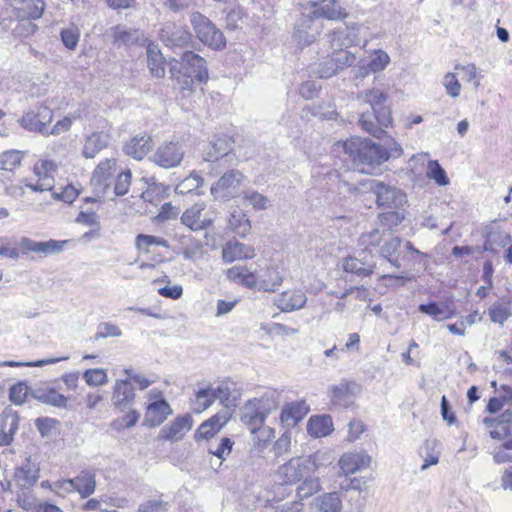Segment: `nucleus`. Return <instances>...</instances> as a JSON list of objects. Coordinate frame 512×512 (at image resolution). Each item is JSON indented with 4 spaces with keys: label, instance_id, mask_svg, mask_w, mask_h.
Segmentation results:
<instances>
[{
    "label": "nucleus",
    "instance_id": "864d4df0",
    "mask_svg": "<svg viewBox=\"0 0 512 512\" xmlns=\"http://www.w3.org/2000/svg\"><path fill=\"white\" fill-rule=\"evenodd\" d=\"M248 409H255L257 412H262L263 417L266 419L267 416L274 410L277 409V402L268 396H264L260 399H253L247 402Z\"/></svg>",
    "mask_w": 512,
    "mask_h": 512
},
{
    "label": "nucleus",
    "instance_id": "052dcab7",
    "mask_svg": "<svg viewBox=\"0 0 512 512\" xmlns=\"http://www.w3.org/2000/svg\"><path fill=\"white\" fill-rule=\"evenodd\" d=\"M442 85L448 96L451 98H457L461 94L462 85L457 79L455 73L448 72L442 78Z\"/></svg>",
    "mask_w": 512,
    "mask_h": 512
},
{
    "label": "nucleus",
    "instance_id": "c85d7f7f",
    "mask_svg": "<svg viewBox=\"0 0 512 512\" xmlns=\"http://www.w3.org/2000/svg\"><path fill=\"white\" fill-rule=\"evenodd\" d=\"M357 386L353 383H340L330 389L331 401L338 406H349L353 402L355 389Z\"/></svg>",
    "mask_w": 512,
    "mask_h": 512
},
{
    "label": "nucleus",
    "instance_id": "9d476101",
    "mask_svg": "<svg viewBox=\"0 0 512 512\" xmlns=\"http://www.w3.org/2000/svg\"><path fill=\"white\" fill-rule=\"evenodd\" d=\"M57 170L58 164L55 161L40 159L35 163L33 168L37 181L35 183L29 182L26 186L35 192L52 191Z\"/></svg>",
    "mask_w": 512,
    "mask_h": 512
},
{
    "label": "nucleus",
    "instance_id": "bf43d9fd",
    "mask_svg": "<svg viewBox=\"0 0 512 512\" xmlns=\"http://www.w3.org/2000/svg\"><path fill=\"white\" fill-rule=\"evenodd\" d=\"M437 444L435 441H427L425 443L424 454L421 453L424 463L421 466V470L428 469L431 465H436L439 462L440 452L436 449Z\"/></svg>",
    "mask_w": 512,
    "mask_h": 512
},
{
    "label": "nucleus",
    "instance_id": "c03bdc74",
    "mask_svg": "<svg viewBox=\"0 0 512 512\" xmlns=\"http://www.w3.org/2000/svg\"><path fill=\"white\" fill-rule=\"evenodd\" d=\"M116 162L114 159L101 161L93 172L92 181L99 185L107 186L106 181L115 171Z\"/></svg>",
    "mask_w": 512,
    "mask_h": 512
},
{
    "label": "nucleus",
    "instance_id": "13d9d810",
    "mask_svg": "<svg viewBox=\"0 0 512 512\" xmlns=\"http://www.w3.org/2000/svg\"><path fill=\"white\" fill-rule=\"evenodd\" d=\"M427 177L434 180L439 186H447L450 183L445 170L440 166L438 161L430 160L427 166Z\"/></svg>",
    "mask_w": 512,
    "mask_h": 512
},
{
    "label": "nucleus",
    "instance_id": "58836bf2",
    "mask_svg": "<svg viewBox=\"0 0 512 512\" xmlns=\"http://www.w3.org/2000/svg\"><path fill=\"white\" fill-rule=\"evenodd\" d=\"M34 397L41 403L58 408H64L67 404V398L54 388L38 389L35 391Z\"/></svg>",
    "mask_w": 512,
    "mask_h": 512
},
{
    "label": "nucleus",
    "instance_id": "b1692460",
    "mask_svg": "<svg viewBox=\"0 0 512 512\" xmlns=\"http://www.w3.org/2000/svg\"><path fill=\"white\" fill-rule=\"evenodd\" d=\"M307 302V296L301 289H288L283 291L275 300V303L282 311L299 310Z\"/></svg>",
    "mask_w": 512,
    "mask_h": 512
},
{
    "label": "nucleus",
    "instance_id": "f3484780",
    "mask_svg": "<svg viewBox=\"0 0 512 512\" xmlns=\"http://www.w3.org/2000/svg\"><path fill=\"white\" fill-rule=\"evenodd\" d=\"M371 464V457L365 452H348L343 454L338 465L341 474L345 477L367 469Z\"/></svg>",
    "mask_w": 512,
    "mask_h": 512
},
{
    "label": "nucleus",
    "instance_id": "5fc2aeb1",
    "mask_svg": "<svg viewBox=\"0 0 512 512\" xmlns=\"http://www.w3.org/2000/svg\"><path fill=\"white\" fill-rule=\"evenodd\" d=\"M243 198L256 210H265L271 206V201L268 197L252 189L244 191Z\"/></svg>",
    "mask_w": 512,
    "mask_h": 512
},
{
    "label": "nucleus",
    "instance_id": "412c9836",
    "mask_svg": "<svg viewBox=\"0 0 512 512\" xmlns=\"http://www.w3.org/2000/svg\"><path fill=\"white\" fill-rule=\"evenodd\" d=\"M135 398L134 388L127 380H117L112 394V404L119 411L128 409Z\"/></svg>",
    "mask_w": 512,
    "mask_h": 512
},
{
    "label": "nucleus",
    "instance_id": "393cba45",
    "mask_svg": "<svg viewBox=\"0 0 512 512\" xmlns=\"http://www.w3.org/2000/svg\"><path fill=\"white\" fill-rule=\"evenodd\" d=\"M161 40L167 47L184 48L191 42V34L181 27L167 26L161 31Z\"/></svg>",
    "mask_w": 512,
    "mask_h": 512
},
{
    "label": "nucleus",
    "instance_id": "69168bd1",
    "mask_svg": "<svg viewBox=\"0 0 512 512\" xmlns=\"http://www.w3.org/2000/svg\"><path fill=\"white\" fill-rule=\"evenodd\" d=\"M247 19L241 8L231 10L226 17V28L229 30L241 29Z\"/></svg>",
    "mask_w": 512,
    "mask_h": 512
},
{
    "label": "nucleus",
    "instance_id": "e2e57ef3",
    "mask_svg": "<svg viewBox=\"0 0 512 512\" xmlns=\"http://www.w3.org/2000/svg\"><path fill=\"white\" fill-rule=\"evenodd\" d=\"M60 36L61 41L66 48H68L69 50L76 49L80 38V31L77 27L70 26L65 29H62Z\"/></svg>",
    "mask_w": 512,
    "mask_h": 512
},
{
    "label": "nucleus",
    "instance_id": "423d86ee",
    "mask_svg": "<svg viewBox=\"0 0 512 512\" xmlns=\"http://www.w3.org/2000/svg\"><path fill=\"white\" fill-rule=\"evenodd\" d=\"M191 24L197 38L213 49H223L226 40L223 33L204 15L199 12L191 14Z\"/></svg>",
    "mask_w": 512,
    "mask_h": 512
},
{
    "label": "nucleus",
    "instance_id": "4c0bfd02",
    "mask_svg": "<svg viewBox=\"0 0 512 512\" xmlns=\"http://www.w3.org/2000/svg\"><path fill=\"white\" fill-rule=\"evenodd\" d=\"M315 506L321 512H341L342 500L338 493H324L314 500Z\"/></svg>",
    "mask_w": 512,
    "mask_h": 512
},
{
    "label": "nucleus",
    "instance_id": "4be33fe9",
    "mask_svg": "<svg viewBox=\"0 0 512 512\" xmlns=\"http://www.w3.org/2000/svg\"><path fill=\"white\" fill-rule=\"evenodd\" d=\"M309 412V406L304 400L286 404L280 414L281 423L288 428L296 426Z\"/></svg>",
    "mask_w": 512,
    "mask_h": 512
},
{
    "label": "nucleus",
    "instance_id": "c9c22d12",
    "mask_svg": "<svg viewBox=\"0 0 512 512\" xmlns=\"http://www.w3.org/2000/svg\"><path fill=\"white\" fill-rule=\"evenodd\" d=\"M332 431V420L329 416H313L307 424V432L313 437H324Z\"/></svg>",
    "mask_w": 512,
    "mask_h": 512
},
{
    "label": "nucleus",
    "instance_id": "09e8293b",
    "mask_svg": "<svg viewBox=\"0 0 512 512\" xmlns=\"http://www.w3.org/2000/svg\"><path fill=\"white\" fill-rule=\"evenodd\" d=\"M203 181L200 175L193 172L176 185L175 191L178 194H188L197 191L203 185Z\"/></svg>",
    "mask_w": 512,
    "mask_h": 512
},
{
    "label": "nucleus",
    "instance_id": "680f3d73",
    "mask_svg": "<svg viewBox=\"0 0 512 512\" xmlns=\"http://www.w3.org/2000/svg\"><path fill=\"white\" fill-rule=\"evenodd\" d=\"M83 378L89 386H102L108 382L107 372L102 368L86 370L83 374Z\"/></svg>",
    "mask_w": 512,
    "mask_h": 512
},
{
    "label": "nucleus",
    "instance_id": "5701e85b",
    "mask_svg": "<svg viewBox=\"0 0 512 512\" xmlns=\"http://www.w3.org/2000/svg\"><path fill=\"white\" fill-rule=\"evenodd\" d=\"M418 309L421 313L432 317L433 320L438 322L451 319L456 315V309L452 301L420 304Z\"/></svg>",
    "mask_w": 512,
    "mask_h": 512
},
{
    "label": "nucleus",
    "instance_id": "473e14b6",
    "mask_svg": "<svg viewBox=\"0 0 512 512\" xmlns=\"http://www.w3.org/2000/svg\"><path fill=\"white\" fill-rule=\"evenodd\" d=\"M109 143V136L103 132H94L84 143L82 154L85 158H94Z\"/></svg>",
    "mask_w": 512,
    "mask_h": 512
},
{
    "label": "nucleus",
    "instance_id": "603ef678",
    "mask_svg": "<svg viewBox=\"0 0 512 512\" xmlns=\"http://www.w3.org/2000/svg\"><path fill=\"white\" fill-rule=\"evenodd\" d=\"M46 3L44 0H23L22 11L28 19L37 20L42 17Z\"/></svg>",
    "mask_w": 512,
    "mask_h": 512
},
{
    "label": "nucleus",
    "instance_id": "9b49d317",
    "mask_svg": "<svg viewBox=\"0 0 512 512\" xmlns=\"http://www.w3.org/2000/svg\"><path fill=\"white\" fill-rule=\"evenodd\" d=\"M370 189L376 195L378 206L398 209L406 203V195L393 186L385 185L378 180L370 181Z\"/></svg>",
    "mask_w": 512,
    "mask_h": 512
},
{
    "label": "nucleus",
    "instance_id": "7c9ffc66",
    "mask_svg": "<svg viewBox=\"0 0 512 512\" xmlns=\"http://www.w3.org/2000/svg\"><path fill=\"white\" fill-rule=\"evenodd\" d=\"M19 418L16 413L7 412L1 415L0 445L7 446L18 429Z\"/></svg>",
    "mask_w": 512,
    "mask_h": 512
},
{
    "label": "nucleus",
    "instance_id": "ddd939ff",
    "mask_svg": "<svg viewBox=\"0 0 512 512\" xmlns=\"http://www.w3.org/2000/svg\"><path fill=\"white\" fill-rule=\"evenodd\" d=\"M390 63V56L381 49L374 50L367 60H361L358 65L354 66L351 72L353 78L364 79L372 73L383 71Z\"/></svg>",
    "mask_w": 512,
    "mask_h": 512
},
{
    "label": "nucleus",
    "instance_id": "6e6d98bb",
    "mask_svg": "<svg viewBox=\"0 0 512 512\" xmlns=\"http://www.w3.org/2000/svg\"><path fill=\"white\" fill-rule=\"evenodd\" d=\"M404 212L390 211L381 213L378 216V225L385 231L400 225L404 220Z\"/></svg>",
    "mask_w": 512,
    "mask_h": 512
},
{
    "label": "nucleus",
    "instance_id": "a18cd8bd",
    "mask_svg": "<svg viewBox=\"0 0 512 512\" xmlns=\"http://www.w3.org/2000/svg\"><path fill=\"white\" fill-rule=\"evenodd\" d=\"M242 422L248 427L252 434L264 427L265 418L262 412L255 409H248V403L244 407V413L241 418Z\"/></svg>",
    "mask_w": 512,
    "mask_h": 512
},
{
    "label": "nucleus",
    "instance_id": "a211bd4d",
    "mask_svg": "<svg viewBox=\"0 0 512 512\" xmlns=\"http://www.w3.org/2000/svg\"><path fill=\"white\" fill-rule=\"evenodd\" d=\"M193 425L192 417L188 414L176 417L173 421L162 427L159 438L166 441H179L190 431Z\"/></svg>",
    "mask_w": 512,
    "mask_h": 512
},
{
    "label": "nucleus",
    "instance_id": "f03ea898",
    "mask_svg": "<svg viewBox=\"0 0 512 512\" xmlns=\"http://www.w3.org/2000/svg\"><path fill=\"white\" fill-rule=\"evenodd\" d=\"M342 147L362 173L372 174L388 160L387 151L369 139L351 138L344 141Z\"/></svg>",
    "mask_w": 512,
    "mask_h": 512
},
{
    "label": "nucleus",
    "instance_id": "f704fd0d",
    "mask_svg": "<svg viewBox=\"0 0 512 512\" xmlns=\"http://www.w3.org/2000/svg\"><path fill=\"white\" fill-rule=\"evenodd\" d=\"M375 265L367 260L356 257H347L343 261V269L346 272L358 276H370L374 272Z\"/></svg>",
    "mask_w": 512,
    "mask_h": 512
},
{
    "label": "nucleus",
    "instance_id": "e433bc0d",
    "mask_svg": "<svg viewBox=\"0 0 512 512\" xmlns=\"http://www.w3.org/2000/svg\"><path fill=\"white\" fill-rule=\"evenodd\" d=\"M113 40L118 45H132L141 39V33L125 26H115L111 29Z\"/></svg>",
    "mask_w": 512,
    "mask_h": 512
},
{
    "label": "nucleus",
    "instance_id": "8fccbe9b",
    "mask_svg": "<svg viewBox=\"0 0 512 512\" xmlns=\"http://www.w3.org/2000/svg\"><path fill=\"white\" fill-rule=\"evenodd\" d=\"M283 282L280 272L274 267H268L266 278L260 279L259 290L275 291Z\"/></svg>",
    "mask_w": 512,
    "mask_h": 512
},
{
    "label": "nucleus",
    "instance_id": "6ab92c4d",
    "mask_svg": "<svg viewBox=\"0 0 512 512\" xmlns=\"http://www.w3.org/2000/svg\"><path fill=\"white\" fill-rule=\"evenodd\" d=\"M231 416L232 413L230 409L223 408L198 427L195 433V439H209L213 437L230 420Z\"/></svg>",
    "mask_w": 512,
    "mask_h": 512
},
{
    "label": "nucleus",
    "instance_id": "3c124183",
    "mask_svg": "<svg viewBox=\"0 0 512 512\" xmlns=\"http://www.w3.org/2000/svg\"><path fill=\"white\" fill-rule=\"evenodd\" d=\"M454 69L461 74V77L464 81L472 83L475 89L480 86L481 75L478 72L475 64H456Z\"/></svg>",
    "mask_w": 512,
    "mask_h": 512
},
{
    "label": "nucleus",
    "instance_id": "72a5a7b5",
    "mask_svg": "<svg viewBox=\"0 0 512 512\" xmlns=\"http://www.w3.org/2000/svg\"><path fill=\"white\" fill-rule=\"evenodd\" d=\"M322 485L320 482V478L313 475H308L307 477L301 479L300 484L296 488V496L297 501L302 502V500L310 498L311 496L317 494L321 491Z\"/></svg>",
    "mask_w": 512,
    "mask_h": 512
},
{
    "label": "nucleus",
    "instance_id": "bb28decb",
    "mask_svg": "<svg viewBox=\"0 0 512 512\" xmlns=\"http://www.w3.org/2000/svg\"><path fill=\"white\" fill-rule=\"evenodd\" d=\"M153 139L148 135L135 136L131 138L124 146L127 155L141 160L153 147Z\"/></svg>",
    "mask_w": 512,
    "mask_h": 512
},
{
    "label": "nucleus",
    "instance_id": "a19ab883",
    "mask_svg": "<svg viewBox=\"0 0 512 512\" xmlns=\"http://www.w3.org/2000/svg\"><path fill=\"white\" fill-rule=\"evenodd\" d=\"M152 246H160L164 248L169 247V243L166 239L146 234H138L135 239V247L142 253H149Z\"/></svg>",
    "mask_w": 512,
    "mask_h": 512
},
{
    "label": "nucleus",
    "instance_id": "4468645a",
    "mask_svg": "<svg viewBox=\"0 0 512 512\" xmlns=\"http://www.w3.org/2000/svg\"><path fill=\"white\" fill-rule=\"evenodd\" d=\"M69 240H53L48 241H35L28 237H22L19 245L23 255L35 253L41 257L58 254L63 251L64 247L68 244Z\"/></svg>",
    "mask_w": 512,
    "mask_h": 512
},
{
    "label": "nucleus",
    "instance_id": "49530a36",
    "mask_svg": "<svg viewBox=\"0 0 512 512\" xmlns=\"http://www.w3.org/2000/svg\"><path fill=\"white\" fill-rule=\"evenodd\" d=\"M401 245V239L399 237L390 236L388 238H384V243L379 249L380 255L387 259L393 266L399 268V263L396 259H393L394 256Z\"/></svg>",
    "mask_w": 512,
    "mask_h": 512
},
{
    "label": "nucleus",
    "instance_id": "cd10ccee",
    "mask_svg": "<svg viewBox=\"0 0 512 512\" xmlns=\"http://www.w3.org/2000/svg\"><path fill=\"white\" fill-rule=\"evenodd\" d=\"M254 256L255 250L252 246L237 241L227 243L222 250V258L225 262L251 259Z\"/></svg>",
    "mask_w": 512,
    "mask_h": 512
},
{
    "label": "nucleus",
    "instance_id": "0e129e2a",
    "mask_svg": "<svg viewBox=\"0 0 512 512\" xmlns=\"http://www.w3.org/2000/svg\"><path fill=\"white\" fill-rule=\"evenodd\" d=\"M21 159L19 151H6L0 155V169L12 171L20 165Z\"/></svg>",
    "mask_w": 512,
    "mask_h": 512
},
{
    "label": "nucleus",
    "instance_id": "ea45409f",
    "mask_svg": "<svg viewBox=\"0 0 512 512\" xmlns=\"http://www.w3.org/2000/svg\"><path fill=\"white\" fill-rule=\"evenodd\" d=\"M147 65L152 76L161 78L165 75L164 58L154 45L147 48Z\"/></svg>",
    "mask_w": 512,
    "mask_h": 512
},
{
    "label": "nucleus",
    "instance_id": "338daca9",
    "mask_svg": "<svg viewBox=\"0 0 512 512\" xmlns=\"http://www.w3.org/2000/svg\"><path fill=\"white\" fill-rule=\"evenodd\" d=\"M75 222L89 228H99L101 226L99 215L92 210H82L77 215Z\"/></svg>",
    "mask_w": 512,
    "mask_h": 512
},
{
    "label": "nucleus",
    "instance_id": "7ed1b4c3",
    "mask_svg": "<svg viewBox=\"0 0 512 512\" xmlns=\"http://www.w3.org/2000/svg\"><path fill=\"white\" fill-rule=\"evenodd\" d=\"M483 424L490 437L496 442L493 457L496 463H507L511 459L512 450V410L505 408L498 416L485 417Z\"/></svg>",
    "mask_w": 512,
    "mask_h": 512
},
{
    "label": "nucleus",
    "instance_id": "1a4fd4ad",
    "mask_svg": "<svg viewBox=\"0 0 512 512\" xmlns=\"http://www.w3.org/2000/svg\"><path fill=\"white\" fill-rule=\"evenodd\" d=\"M321 29L322 25L302 7L301 15L294 27L293 41L301 48L309 46L317 39Z\"/></svg>",
    "mask_w": 512,
    "mask_h": 512
},
{
    "label": "nucleus",
    "instance_id": "c756f323",
    "mask_svg": "<svg viewBox=\"0 0 512 512\" xmlns=\"http://www.w3.org/2000/svg\"><path fill=\"white\" fill-rule=\"evenodd\" d=\"M280 494L281 496L267 499L264 512H301L303 510L302 502L297 500L283 502L286 494L284 492Z\"/></svg>",
    "mask_w": 512,
    "mask_h": 512
},
{
    "label": "nucleus",
    "instance_id": "6e6552de",
    "mask_svg": "<svg viewBox=\"0 0 512 512\" xmlns=\"http://www.w3.org/2000/svg\"><path fill=\"white\" fill-rule=\"evenodd\" d=\"M367 27L360 23H349L343 29L333 31L330 36V43L334 49L348 48L351 46L360 45L366 46V31Z\"/></svg>",
    "mask_w": 512,
    "mask_h": 512
},
{
    "label": "nucleus",
    "instance_id": "aec40b11",
    "mask_svg": "<svg viewBox=\"0 0 512 512\" xmlns=\"http://www.w3.org/2000/svg\"><path fill=\"white\" fill-rule=\"evenodd\" d=\"M39 466L27 458L25 462L15 470L14 481L15 485L21 489L31 488L39 479Z\"/></svg>",
    "mask_w": 512,
    "mask_h": 512
},
{
    "label": "nucleus",
    "instance_id": "4d7b16f0",
    "mask_svg": "<svg viewBox=\"0 0 512 512\" xmlns=\"http://www.w3.org/2000/svg\"><path fill=\"white\" fill-rule=\"evenodd\" d=\"M229 227L238 235L244 237L250 231L251 225L245 214L233 213L228 220Z\"/></svg>",
    "mask_w": 512,
    "mask_h": 512
},
{
    "label": "nucleus",
    "instance_id": "79ce46f5",
    "mask_svg": "<svg viewBox=\"0 0 512 512\" xmlns=\"http://www.w3.org/2000/svg\"><path fill=\"white\" fill-rule=\"evenodd\" d=\"M384 238L385 231L378 225L374 230L363 233L359 238V242L365 250L372 252L374 249H380V245L384 241Z\"/></svg>",
    "mask_w": 512,
    "mask_h": 512
},
{
    "label": "nucleus",
    "instance_id": "20e7f679",
    "mask_svg": "<svg viewBox=\"0 0 512 512\" xmlns=\"http://www.w3.org/2000/svg\"><path fill=\"white\" fill-rule=\"evenodd\" d=\"M170 72L172 77L180 79L183 76L182 89L190 90L193 83V78L200 82H205L208 79V70L206 61L192 51H185L180 58V61L172 59L170 61Z\"/></svg>",
    "mask_w": 512,
    "mask_h": 512
},
{
    "label": "nucleus",
    "instance_id": "f257e3e1",
    "mask_svg": "<svg viewBox=\"0 0 512 512\" xmlns=\"http://www.w3.org/2000/svg\"><path fill=\"white\" fill-rule=\"evenodd\" d=\"M357 99L363 104H369L372 112L363 111L361 113L359 123L361 127L373 135L380 137L384 130L391 123V113L388 107L384 106L387 95L376 88L360 93Z\"/></svg>",
    "mask_w": 512,
    "mask_h": 512
},
{
    "label": "nucleus",
    "instance_id": "dca6fc26",
    "mask_svg": "<svg viewBox=\"0 0 512 512\" xmlns=\"http://www.w3.org/2000/svg\"><path fill=\"white\" fill-rule=\"evenodd\" d=\"M184 151L178 142H165L158 147L153 160L164 168L175 167L180 164Z\"/></svg>",
    "mask_w": 512,
    "mask_h": 512
},
{
    "label": "nucleus",
    "instance_id": "de8ad7c7",
    "mask_svg": "<svg viewBox=\"0 0 512 512\" xmlns=\"http://www.w3.org/2000/svg\"><path fill=\"white\" fill-rule=\"evenodd\" d=\"M231 150L230 141L227 138H217L211 143V148L206 153L205 160L216 161L229 154Z\"/></svg>",
    "mask_w": 512,
    "mask_h": 512
},
{
    "label": "nucleus",
    "instance_id": "774afa93",
    "mask_svg": "<svg viewBox=\"0 0 512 512\" xmlns=\"http://www.w3.org/2000/svg\"><path fill=\"white\" fill-rule=\"evenodd\" d=\"M140 417V414L136 412L135 410L129 411L126 415L123 417L114 420L111 423V427L114 430H121L123 428H131L136 425Z\"/></svg>",
    "mask_w": 512,
    "mask_h": 512
},
{
    "label": "nucleus",
    "instance_id": "39448f33",
    "mask_svg": "<svg viewBox=\"0 0 512 512\" xmlns=\"http://www.w3.org/2000/svg\"><path fill=\"white\" fill-rule=\"evenodd\" d=\"M317 453L289 459L277 469V476L285 484H295L308 475H313L320 467Z\"/></svg>",
    "mask_w": 512,
    "mask_h": 512
},
{
    "label": "nucleus",
    "instance_id": "2eb2a0df",
    "mask_svg": "<svg viewBox=\"0 0 512 512\" xmlns=\"http://www.w3.org/2000/svg\"><path fill=\"white\" fill-rule=\"evenodd\" d=\"M180 221L191 231L198 232L211 227L214 220L208 216L205 203H196L182 213Z\"/></svg>",
    "mask_w": 512,
    "mask_h": 512
},
{
    "label": "nucleus",
    "instance_id": "f8f14e48",
    "mask_svg": "<svg viewBox=\"0 0 512 512\" xmlns=\"http://www.w3.org/2000/svg\"><path fill=\"white\" fill-rule=\"evenodd\" d=\"M315 20L325 18L328 20H342L348 13L338 0H321L308 2L302 6Z\"/></svg>",
    "mask_w": 512,
    "mask_h": 512
},
{
    "label": "nucleus",
    "instance_id": "0eeeda50",
    "mask_svg": "<svg viewBox=\"0 0 512 512\" xmlns=\"http://www.w3.org/2000/svg\"><path fill=\"white\" fill-rule=\"evenodd\" d=\"M245 176L239 170L225 172L210 188L215 201H229L239 195Z\"/></svg>",
    "mask_w": 512,
    "mask_h": 512
},
{
    "label": "nucleus",
    "instance_id": "37998d69",
    "mask_svg": "<svg viewBox=\"0 0 512 512\" xmlns=\"http://www.w3.org/2000/svg\"><path fill=\"white\" fill-rule=\"evenodd\" d=\"M213 393V386L211 385L199 389L193 401V411L195 413H201L208 409L215 402Z\"/></svg>",
    "mask_w": 512,
    "mask_h": 512
},
{
    "label": "nucleus",
    "instance_id": "2f4dec72",
    "mask_svg": "<svg viewBox=\"0 0 512 512\" xmlns=\"http://www.w3.org/2000/svg\"><path fill=\"white\" fill-rule=\"evenodd\" d=\"M73 481L74 491H77L82 498H87L95 492L96 476L94 472L84 470L73 478Z\"/></svg>",
    "mask_w": 512,
    "mask_h": 512
},
{
    "label": "nucleus",
    "instance_id": "a878e982",
    "mask_svg": "<svg viewBox=\"0 0 512 512\" xmlns=\"http://www.w3.org/2000/svg\"><path fill=\"white\" fill-rule=\"evenodd\" d=\"M171 414L172 409L167 401L155 400L147 407L145 421L151 427L159 426Z\"/></svg>",
    "mask_w": 512,
    "mask_h": 512
}]
</instances>
